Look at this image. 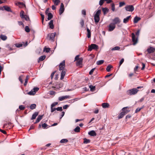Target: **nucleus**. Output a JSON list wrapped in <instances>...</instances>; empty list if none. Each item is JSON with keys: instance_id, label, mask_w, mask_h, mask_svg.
Instances as JSON below:
<instances>
[{"instance_id": "obj_1", "label": "nucleus", "mask_w": 155, "mask_h": 155, "mask_svg": "<svg viewBox=\"0 0 155 155\" xmlns=\"http://www.w3.org/2000/svg\"><path fill=\"white\" fill-rule=\"evenodd\" d=\"M138 90L136 88H134L129 90L127 91V94L130 95H134L138 91Z\"/></svg>"}, {"instance_id": "obj_2", "label": "nucleus", "mask_w": 155, "mask_h": 155, "mask_svg": "<svg viewBox=\"0 0 155 155\" xmlns=\"http://www.w3.org/2000/svg\"><path fill=\"white\" fill-rule=\"evenodd\" d=\"M56 34V32L49 34L48 35L47 38L49 37V40L54 41V37Z\"/></svg>"}, {"instance_id": "obj_3", "label": "nucleus", "mask_w": 155, "mask_h": 155, "mask_svg": "<svg viewBox=\"0 0 155 155\" xmlns=\"http://www.w3.org/2000/svg\"><path fill=\"white\" fill-rule=\"evenodd\" d=\"M98 49V45L95 44H91L89 46L88 51H91L92 49L97 50Z\"/></svg>"}, {"instance_id": "obj_4", "label": "nucleus", "mask_w": 155, "mask_h": 155, "mask_svg": "<svg viewBox=\"0 0 155 155\" xmlns=\"http://www.w3.org/2000/svg\"><path fill=\"white\" fill-rule=\"evenodd\" d=\"M125 9L127 11L132 12L134 10V8L132 5H127L125 7Z\"/></svg>"}, {"instance_id": "obj_5", "label": "nucleus", "mask_w": 155, "mask_h": 155, "mask_svg": "<svg viewBox=\"0 0 155 155\" xmlns=\"http://www.w3.org/2000/svg\"><path fill=\"white\" fill-rule=\"evenodd\" d=\"M132 41L133 42V45H135L137 42V38H136L135 37L134 34L132 33L131 34Z\"/></svg>"}, {"instance_id": "obj_6", "label": "nucleus", "mask_w": 155, "mask_h": 155, "mask_svg": "<svg viewBox=\"0 0 155 155\" xmlns=\"http://www.w3.org/2000/svg\"><path fill=\"white\" fill-rule=\"evenodd\" d=\"M64 11V5L63 3H61L60 7L59 10V14L61 15Z\"/></svg>"}, {"instance_id": "obj_7", "label": "nucleus", "mask_w": 155, "mask_h": 155, "mask_svg": "<svg viewBox=\"0 0 155 155\" xmlns=\"http://www.w3.org/2000/svg\"><path fill=\"white\" fill-rule=\"evenodd\" d=\"M113 23H112L113 24L115 25V24H119L120 22V20L119 18L118 17H115L112 20Z\"/></svg>"}, {"instance_id": "obj_8", "label": "nucleus", "mask_w": 155, "mask_h": 155, "mask_svg": "<svg viewBox=\"0 0 155 155\" xmlns=\"http://www.w3.org/2000/svg\"><path fill=\"white\" fill-rule=\"evenodd\" d=\"M115 25L112 23H110L108 26V31H113L115 28Z\"/></svg>"}, {"instance_id": "obj_9", "label": "nucleus", "mask_w": 155, "mask_h": 155, "mask_svg": "<svg viewBox=\"0 0 155 155\" xmlns=\"http://www.w3.org/2000/svg\"><path fill=\"white\" fill-rule=\"evenodd\" d=\"M65 66V61H63L59 65V70L60 71L62 70H64V68Z\"/></svg>"}, {"instance_id": "obj_10", "label": "nucleus", "mask_w": 155, "mask_h": 155, "mask_svg": "<svg viewBox=\"0 0 155 155\" xmlns=\"http://www.w3.org/2000/svg\"><path fill=\"white\" fill-rule=\"evenodd\" d=\"M70 98V96L66 95L65 96H63L59 97L58 100L59 101H62L65 99Z\"/></svg>"}, {"instance_id": "obj_11", "label": "nucleus", "mask_w": 155, "mask_h": 155, "mask_svg": "<svg viewBox=\"0 0 155 155\" xmlns=\"http://www.w3.org/2000/svg\"><path fill=\"white\" fill-rule=\"evenodd\" d=\"M155 50V49L154 48L151 47L148 48L147 50L148 53L149 54L154 52Z\"/></svg>"}, {"instance_id": "obj_12", "label": "nucleus", "mask_w": 155, "mask_h": 155, "mask_svg": "<svg viewBox=\"0 0 155 155\" xmlns=\"http://www.w3.org/2000/svg\"><path fill=\"white\" fill-rule=\"evenodd\" d=\"M63 83L61 82H58L56 85L54 87L55 88H57L59 89L63 87Z\"/></svg>"}, {"instance_id": "obj_13", "label": "nucleus", "mask_w": 155, "mask_h": 155, "mask_svg": "<svg viewBox=\"0 0 155 155\" xmlns=\"http://www.w3.org/2000/svg\"><path fill=\"white\" fill-rule=\"evenodd\" d=\"M66 74V70L65 69H64L62 71L61 74V77L60 79L61 80H62L64 77V76Z\"/></svg>"}, {"instance_id": "obj_14", "label": "nucleus", "mask_w": 155, "mask_h": 155, "mask_svg": "<svg viewBox=\"0 0 155 155\" xmlns=\"http://www.w3.org/2000/svg\"><path fill=\"white\" fill-rule=\"evenodd\" d=\"M3 8L5 10L8 12H13L11 8L7 6H3Z\"/></svg>"}, {"instance_id": "obj_15", "label": "nucleus", "mask_w": 155, "mask_h": 155, "mask_svg": "<svg viewBox=\"0 0 155 155\" xmlns=\"http://www.w3.org/2000/svg\"><path fill=\"white\" fill-rule=\"evenodd\" d=\"M82 61L83 58H79V60H78L77 62V66H78L81 64L82 62Z\"/></svg>"}, {"instance_id": "obj_16", "label": "nucleus", "mask_w": 155, "mask_h": 155, "mask_svg": "<svg viewBox=\"0 0 155 155\" xmlns=\"http://www.w3.org/2000/svg\"><path fill=\"white\" fill-rule=\"evenodd\" d=\"M140 19V18L138 17L137 16H136L134 18L133 21L134 22V23H137Z\"/></svg>"}, {"instance_id": "obj_17", "label": "nucleus", "mask_w": 155, "mask_h": 155, "mask_svg": "<svg viewBox=\"0 0 155 155\" xmlns=\"http://www.w3.org/2000/svg\"><path fill=\"white\" fill-rule=\"evenodd\" d=\"M88 134L92 136H95L97 135L96 132L94 130H91L88 132Z\"/></svg>"}, {"instance_id": "obj_18", "label": "nucleus", "mask_w": 155, "mask_h": 155, "mask_svg": "<svg viewBox=\"0 0 155 155\" xmlns=\"http://www.w3.org/2000/svg\"><path fill=\"white\" fill-rule=\"evenodd\" d=\"M49 25V26L50 28L51 29H53L54 26L53 24V20H51L48 23Z\"/></svg>"}, {"instance_id": "obj_19", "label": "nucleus", "mask_w": 155, "mask_h": 155, "mask_svg": "<svg viewBox=\"0 0 155 155\" xmlns=\"http://www.w3.org/2000/svg\"><path fill=\"white\" fill-rule=\"evenodd\" d=\"M127 107H124L122 108V110L126 114L128 113L130 111V110L127 109Z\"/></svg>"}, {"instance_id": "obj_20", "label": "nucleus", "mask_w": 155, "mask_h": 155, "mask_svg": "<svg viewBox=\"0 0 155 155\" xmlns=\"http://www.w3.org/2000/svg\"><path fill=\"white\" fill-rule=\"evenodd\" d=\"M131 16L130 15L127 16L126 18H125L123 20V22L124 23H126L128 21L129 18L131 17Z\"/></svg>"}, {"instance_id": "obj_21", "label": "nucleus", "mask_w": 155, "mask_h": 155, "mask_svg": "<svg viewBox=\"0 0 155 155\" xmlns=\"http://www.w3.org/2000/svg\"><path fill=\"white\" fill-rule=\"evenodd\" d=\"M102 106L103 108H106L109 106V104L107 103H104L102 104Z\"/></svg>"}, {"instance_id": "obj_22", "label": "nucleus", "mask_w": 155, "mask_h": 155, "mask_svg": "<svg viewBox=\"0 0 155 155\" xmlns=\"http://www.w3.org/2000/svg\"><path fill=\"white\" fill-rule=\"evenodd\" d=\"M38 112H35L32 115L31 119L33 120L35 119L36 117L38 116Z\"/></svg>"}, {"instance_id": "obj_23", "label": "nucleus", "mask_w": 155, "mask_h": 155, "mask_svg": "<svg viewBox=\"0 0 155 155\" xmlns=\"http://www.w3.org/2000/svg\"><path fill=\"white\" fill-rule=\"evenodd\" d=\"M0 38L3 41H5L7 39V37L6 35L2 34L0 35Z\"/></svg>"}, {"instance_id": "obj_24", "label": "nucleus", "mask_w": 155, "mask_h": 155, "mask_svg": "<svg viewBox=\"0 0 155 155\" xmlns=\"http://www.w3.org/2000/svg\"><path fill=\"white\" fill-rule=\"evenodd\" d=\"M46 15L48 16V20H50L53 17L52 14L51 12H49V13H48V14Z\"/></svg>"}, {"instance_id": "obj_25", "label": "nucleus", "mask_w": 155, "mask_h": 155, "mask_svg": "<svg viewBox=\"0 0 155 155\" xmlns=\"http://www.w3.org/2000/svg\"><path fill=\"white\" fill-rule=\"evenodd\" d=\"M43 116V115H39L36 120L35 123L38 122L42 119Z\"/></svg>"}, {"instance_id": "obj_26", "label": "nucleus", "mask_w": 155, "mask_h": 155, "mask_svg": "<svg viewBox=\"0 0 155 155\" xmlns=\"http://www.w3.org/2000/svg\"><path fill=\"white\" fill-rule=\"evenodd\" d=\"M94 20L95 23H98L100 20L99 17L94 16Z\"/></svg>"}, {"instance_id": "obj_27", "label": "nucleus", "mask_w": 155, "mask_h": 155, "mask_svg": "<svg viewBox=\"0 0 155 155\" xmlns=\"http://www.w3.org/2000/svg\"><path fill=\"white\" fill-rule=\"evenodd\" d=\"M125 115V113H124L123 111L121 112L118 116V118H121Z\"/></svg>"}, {"instance_id": "obj_28", "label": "nucleus", "mask_w": 155, "mask_h": 155, "mask_svg": "<svg viewBox=\"0 0 155 155\" xmlns=\"http://www.w3.org/2000/svg\"><path fill=\"white\" fill-rule=\"evenodd\" d=\"M36 105L35 104H31L30 106V108L31 110H33L36 108Z\"/></svg>"}, {"instance_id": "obj_29", "label": "nucleus", "mask_w": 155, "mask_h": 155, "mask_svg": "<svg viewBox=\"0 0 155 155\" xmlns=\"http://www.w3.org/2000/svg\"><path fill=\"white\" fill-rule=\"evenodd\" d=\"M16 5L18 6H20L21 5L22 6H25V5L22 2H18L16 3L15 4Z\"/></svg>"}, {"instance_id": "obj_30", "label": "nucleus", "mask_w": 155, "mask_h": 155, "mask_svg": "<svg viewBox=\"0 0 155 155\" xmlns=\"http://www.w3.org/2000/svg\"><path fill=\"white\" fill-rule=\"evenodd\" d=\"M102 11L103 12L104 14L105 15L106 14L107 12H108V10L107 8H103Z\"/></svg>"}, {"instance_id": "obj_31", "label": "nucleus", "mask_w": 155, "mask_h": 155, "mask_svg": "<svg viewBox=\"0 0 155 155\" xmlns=\"http://www.w3.org/2000/svg\"><path fill=\"white\" fill-rule=\"evenodd\" d=\"M101 10L100 9H99L96 12V13L94 15V16H97L99 17V15L101 13Z\"/></svg>"}, {"instance_id": "obj_32", "label": "nucleus", "mask_w": 155, "mask_h": 155, "mask_svg": "<svg viewBox=\"0 0 155 155\" xmlns=\"http://www.w3.org/2000/svg\"><path fill=\"white\" fill-rule=\"evenodd\" d=\"M112 68V66L110 65H108L106 68V70L108 72H109L110 71V69Z\"/></svg>"}, {"instance_id": "obj_33", "label": "nucleus", "mask_w": 155, "mask_h": 155, "mask_svg": "<svg viewBox=\"0 0 155 155\" xmlns=\"http://www.w3.org/2000/svg\"><path fill=\"white\" fill-rule=\"evenodd\" d=\"M68 142V140L65 139H62L60 141L61 143H66Z\"/></svg>"}, {"instance_id": "obj_34", "label": "nucleus", "mask_w": 155, "mask_h": 155, "mask_svg": "<svg viewBox=\"0 0 155 155\" xmlns=\"http://www.w3.org/2000/svg\"><path fill=\"white\" fill-rule=\"evenodd\" d=\"M29 76L28 75H27L26 76V78L25 80V83L24 84V85L25 86H26V85H27V83H28V80L29 79Z\"/></svg>"}, {"instance_id": "obj_35", "label": "nucleus", "mask_w": 155, "mask_h": 155, "mask_svg": "<svg viewBox=\"0 0 155 155\" xmlns=\"http://www.w3.org/2000/svg\"><path fill=\"white\" fill-rule=\"evenodd\" d=\"M104 62V61L103 60H99L97 61L96 64L98 65H101Z\"/></svg>"}, {"instance_id": "obj_36", "label": "nucleus", "mask_w": 155, "mask_h": 155, "mask_svg": "<svg viewBox=\"0 0 155 155\" xmlns=\"http://www.w3.org/2000/svg\"><path fill=\"white\" fill-rule=\"evenodd\" d=\"M120 48L118 46H115V47L112 48L111 49L112 51L118 50H119Z\"/></svg>"}, {"instance_id": "obj_37", "label": "nucleus", "mask_w": 155, "mask_h": 155, "mask_svg": "<svg viewBox=\"0 0 155 155\" xmlns=\"http://www.w3.org/2000/svg\"><path fill=\"white\" fill-rule=\"evenodd\" d=\"M53 2L55 5H58L60 2V0H53Z\"/></svg>"}, {"instance_id": "obj_38", "label": "nucleus", "mask_w": 155, "mask_h": 155, "mask_svg": "<svg viewBox=\"0 0 155 155\" xmlns=\"http://www.w3.org/2000/svg\"><path fill=\"white\" fill-rule=\"evenodd\" d=\"M89 87L90 88V91H94L95 88V86H93L92 85H90L89 86Z\"/></svg>"}, {"instance_id": "obj_39", "label": "nucleus", "mask_w": 155, "mask_h": 155, "mask_svg": "<svg viewBox=\"0 0 155 155\" xmlns=\"http://www.w3.org/2000/svg\"><path fill=\"white\" fill-rule=\"evenodd\" d=\"M76 132H79L80 131V128L79 127H77L74 130Z\"/></svg>"}, {"instance_id": "obj_40", "label": "nucleus", "mask_w": 155, "mask_h": 155, "mask_svg": "<svg viewBox=\"0 0 155 155\" xmlns=\"http://www.w3.org/2000/svg\"><path fill=\"white\" fill-rule=\"evenodd\" d=\"M24 14V12L22 10L21 11L20 13V16L22 18H23L24 17V16L25 15Z\"/></svg>"}, {"instance_id": "obj_41", "label": "nucleus", "mask_w": 155, "mask_h": 155, "mask_svg": "<svg viewBox=\"0 0 155 155\" xmlns=\"http://www.w3.org/2000/svg\"><path fill=\"white\" fill-rule=\"evenodd\" d=\"M46 58V56L43 55L41 56L39 58V60L43 61Z\"/></svg>"}, {"instance_id": "obj_42", "label": "nucleus", "mask_w": 155, "mask_h": 155, "mask_svg": "<svg viewBox=\"0 0 155 155\" xmlns=\"http://www.w3.org/2000/svg\"><path fill=\"white\" fill-rule=\"evenodd\" d=\"M84 143H88L90 142V140L87 139L86 138H84Z\"/></svg>"}, {"instance_id": "obj_43", "label": "nucleus", "mask_w": 155, "mask_h": 155, "mask_svg": "<svg viewBox=\"0 0 155 155\" xmlns=\"http://www.w3.org/2000/svg\"><path fill=\"white\" fill-rule=\"evenodd\" d=\"M44 51H45L47 53H48L50 51V49L49 48H47L45 47L44 49Z\"/></svg>"}, {"instance_id": "obj_44", "label": "nucleus", "mask_w": 155, "mask_h": 155, "mask_svg": "<svg viewBox=\"0 0 155 155\" xmlns=\"http://www.w3.org/2000/svg\"><path fill=\"white\" fill-rule=\"evenodd\" d=\"M28 94L30 95H34L35 94V92H34L33 90L32 89L30 91L28 92Z\"/></svg>"}, {"instance_id": "obj_45", "label": "nucleus", "mask_w": 155, "mask_h": 155, "mask_svg": "<svg viewBox=\"0 0 155 155\" xmlns=\"http://www.w3.org/2000/svg\"><path fill=\"white\" fill-rule=\"evenodd\" d=\"M25 31L27 33L29 32L30 31V30L28 26H26L25 27Z\"/></svg>"}, {"instance_id": "obj_46", "label": "nucleus", "mask_w": 155, "mask_h": 155, "mask_svg": "<svg viewBox=\"0 0 155 155\" xmlns=\"http://www.w3.org/2000/svg\"><path fill=\"white\" fill-rule=\"evenodd\" d=\"M23 18H25V19L26 21H30V20L29 18V17L28 16L25 15L24 16V17Z\"/></svg>"}, {"instance_id": "obj_47", "label": "nucleus", "mask_w": 155, "mask_h": 155, "mask_svg": "<svg viewBox=\"0 0 155 155\" xmlns=\"http://www.w3.org/2000/svg\"><path fill=\"white\" fill-rule=\"evenodd\" d=\"M105 1V0H100L99 2V5H100V6L102 5Z\"/></svg>"}, {"instance_id": "obj_48", "label": "nucleus", "mask_w": 155, "mask_h": 155, "mask_svg": "<svg viewBox=\"0 0 155 155\" xmlns=\"http://www.w3.org/2000/svg\"><path fill=\"white\" fill-rule=\"evenodd\" d=\"M39 89V88L38 87H34L33 89V90L35 94L36 92Z\"/></svg>"}, {"instance_id": "obj_49", "label": "nucleus", "mask_w": 155, "mask_h": 155, "mask_svg": "<svg viewBox=\"0 0 155 155\" xmlns=\"http://www.w3.org/2000/svg\"><path fill=\"white\" fill-rule=\"evenodd\" d=\"M19 108L20 110H23L25 109V107L23 105H21L19 106Z\"/></svg>"}, {"instance_id": "obj_50", "label": "nucleus", "mask_w": 155, "mask_h": 155, "mask_svg": "<svg viewBox=\"0 0 155 155\" xmlns=\"http://www.w3.org/2000/svg\"><path fill=\"white\" fill-rule=\"evenodd\" d=\"M125 3L124 2H120L119 3V7H121L125 5Z\"/></svg>"}, {"instance_id": "obj_51", "label": "nucleus", "mask_w": 155, "mask_h": 155, "mask_svg": "<svg viewBox=\"0 0 155 155\" xmlns=\"http://www.w3.org/2000/svg\"><path fill=\"white\" fill-rule=\"evenodd\" d=\"M58 104V102H54L51 105V107H54L55 105H57Z\"/></svg>"}, {"instance_id": "obj_52", "label": "nucleus", "mask_w": 155, "mask_h": 155, "mask_svg": "<svg viewBox=\"0 0 155 155\" xmlns=\"http://www.w3.org/2000/svg\"><path fill=\"white\" fill-rule=\"evenodd\" d=\"M41 17L42 22L43 24L44 25L43 22H44V18H45L44 15L42 14H41Z\"/></svg>"}, {"instance_id": "obj_53", "label": "nucleus", "mask_w": 155, "mask_h": 155, "mask_svg": "<svg viewBox=\"0 0 155 155\" xmlns=\"http://www.w3.org/2000/svg\"><path fill=\"white\" fill-rule=\"evenodd\" d=\"M23 45L22 44H15V46L18 48H19L21 47Z\"/></svg>"}, {"instance_id": "obj_54", "label": "nucleus", "mask_w": 155, "mask_h": 155, "mask_svg": "<svg viewBox=\"0 0 155 155\" xmlns=\"http://www.w3.org/2000/svg\"><path fill=\"white\" fill-rule=\"evenodd\" d=\"M112 10L113 12L115 11V5L114 3H112L111 5Z\"/></svg>"}, {"instance_id": "obj_55", "label": "nucleus", "mask_w": 155, "mask_h": 155, "mask_svg": "<svg viewBox=\"0 0 155 155\" xmlns=\"http://www.w3.org/2000/svg\"><path fill=\"white\" fill-rule=\"evenodd\" d=\"M95 69V68H93L91 69L89 72V74L90 75H91L93 74V73Z\"/></svg>"}, {"instance_id": "obj_56", "label": "nucleus", "mask_w": 155, "mask_h": 155, "mask_svg": "<svg viewBox=\"0 0 155 155\" xmlns=\"http://www.w3.org/2000/svg\"><path fill=\"white\" fill-rule=\"evenodd\" d=\"M56 110L57 111H62V107H58L56 108Z\"/></svg>"}, {"instance_id": "obj_57", "label": "nucleus", "mask_w": 155, "mask_h": 155, "mask_svg": "<svg viewBox=\"0 0 155 155\" xmlns=\"http://www.w3.org/2000/svg\"><path fill=\"white\" fill-rule=\"evenodd\" d=\"M124 61V58H122L121 60L120 61L119 67L121 65V64L123 63Z\"/></svg>"}, {"instance_id": "obj_58", "label": "nucleus", "mask_w": 155, "mask_h": 155, "mask_svg": "<svg viewBox=\"0 0 155 155\" xmlns=\"http://www.w3.org/2000/svg\"><path fill=\"white\" fill-rule=\"evenodd\" d=\"M39 126H48V125L45 123H41L39 125Z\"/></svg>"}, {"instance_id": "obj_59", "label": "nucleus", "mask_w": 155, "mask_h": 155, "mask_svg": "<svg viewBox=\"0 0 155 155\" xmlns=\"http://www.w3.org/2000/svg\"><path fill=\"white\" fill-rule=\"evenodd\" d=\"M55 92L54 91H50V95H54L55 94Z\"/></svg>"}, {"instance_id": "obj_60", "label": "nucleus", "mask_w": 155, "mask_h": 155, "mask_svg": "<svg viewBox=\"0 0 155 155\" xmlns=\"http://www.w3.org/2000/svg\"><path fill=\"white\" fill-rule=\"evenodd\" d=\"M80 24L82 27H83L84 25V21L83 20L81 19L80 22Z\"/></svg>"}, {"instance_id": "obj_61", "label": "nucleus", "mask_w": 155, "mask_h": 155, "mask_svg": "<svg viewBox=\"0 0 155 155\" xmlns=\"http://www.w3.org/2000/svg\"><path fill=\"white\" fill-rule=\"evenodd\" d=\"M56 110V108H54L53 107H51V112H53L54 111Z\"/></svg>"}, {"instance_id": "obj_62", "label": "nucleus", "mask_w": 155, "mask_h": 155, "mask_svg": "<svg viewBox=\"0 0 155 155\" xmlns=\"http://www.w3.org/2000/svg\"><path fill=\"white\" fill-rule=\"evenodd\" d=\"M142 68L141 69V70H143L144 69L145 67V65L144 63H142Z\"/></svg>"}, {"instance_id": "obj_63", "label": "nucleus", "mask_w": 155, "mask_h": 155, "mask_svg": "<svg viewBox=\"0 0 155 155\" xmlns=\"http://www.w3.org/2000/svg\"><path fill=\"white\" fill-rule=\"evenodd\" d=\"M0 131L4 134H6V132L4 130H2L0 129Z\"/></svg>"}, {"instance_id": "obj_64", "label": "nucleus", "mask_w": 155, "mask_h": 155, "mask_svg": "<svg viewBox=\"0 0 155 155\" xmlns=\"http://www.w3.org/2000/svg\"><path fill=\"white\" fill-rule=\"evenodd\" d=\"M49 8H47V9L45 12V13L46 15H47V14H48V13H49Z\"/></svg>"}]
</instances>
